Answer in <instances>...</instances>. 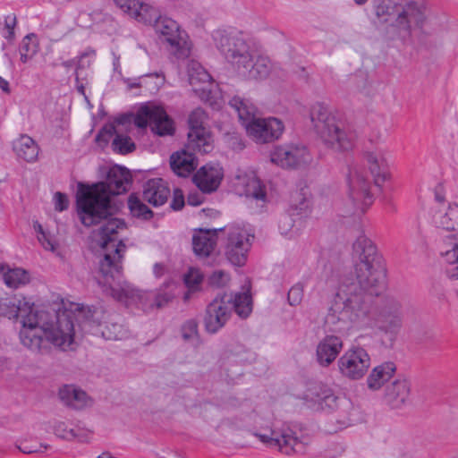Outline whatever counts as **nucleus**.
Wrapping results in <instances>:
<instances>
[{"instance_id": "nucleus-1", "label": "nucleus", "mask_w": 458, "mask_h": 458, "mask_svg": "<svg viewBox=\"0 0 458 458\" xmlns=\"http://www.w3.org/2000/svg\"><path fill=\"white\" fill-rule=\"evenodd\" d=\"M356 280L343 282L335 294L325 318L332 332L341 333L352 327H376L390 342L395 341L403 322L401 303L392 298L380 306L375 300L385 287L386 269L383 257L366 235L360 234L352 244Z\"/></svg>"}, {"instance_id": "nucleus-2", "label": "nucleus", "mask_w": 458, "mask_h": 458, "mask_svg": "<svg viewBox=\"0 0 458 458\" xmlns=\"http://www.w3.org/2000/svg\"><path fill=\"white\" fill-rule=\"evenodd\" d=\"M131 184L130 170L116 165L108 170L104 182L92 185L80 184L76 195L77 212L81 224L89 227L103 222L98 235L105 254L99 262L102 279L98 278V283L106 294L119 301H127L134 297L132 290L120 284L126 245L118 239V232L125 229L126 224L122 219L108 216H111V196L128 191Z\"/></svg>"}, {"instance_id": "nucleus-3", "label": "nucleus", "mask_w": 458, "mask_h": 458, "mask_svg": "<svg viewBox=\"0 0 458 458\" xmlns=\"http://www.w3.org/2000/svg\"><path fill=\"white\" fill-rule=\"evenodd\" d=\"M82 314L84 318L79 324L82 330H90L101 325L102 318L96 317L98 310L95 308H88L87 311L80 310L78 315L67 309L54 312H34L33 304L15 295L1 299L0 301V317L9 319L22 318L21 342L25 347L35 352H42L49 344L60 347L70 345L73 342L75 333L74 321H78Z\"/></svg>"}, {"instance_id": "nucleus-4", "label": "nucleus", "mask_w": 458, "mask_h": 458, "mask_svg": "<svg viewBox=\"0 0 458 458\" xmlns=\"http://www.w3.org/2000/svg\"><path fill=\"white\" fill-rule=\"evenodd\" d=\"M214 39L219 53L239 77L253 81L268 78L273 68L270 58L260 54L242 31L218 30Z\"/></svg>"}, {"instance_id": "nucleus-5", "label": "nucleus", "mask_w": 458, "mask_h": 458, "mask_svg": "<svg viewBox=\"0 0 458 458\" xmlns=\"http://www.w3.org/2000/svg\"><path fill=\"white\" fill-rule=\"evenodd\" d=\"M310 114L317 134L327 148L335 151L352 149L356 132L332 115L327 106L314 104Z\"/></svg>"}, {"instance_id": "nucleus-6", "label": "nucleus", "mask_w": 458, "mask_h": 458, "mask_svg": "<svg viewBox=\"0 0 458 458\" xmlns=\"http://www.w3.org/2000/svg\"><path fill=\"white\" fill-rule=\"evenodd\" d=\"M229 105L237 112L248 135L256 142L268 143L282 135L284 130L283 122L275 117L256 118L255 108L248 100L234 96L230 99Z\"/></svg>"}, {"instance_id": "nucleus-7", "label": "nucleus", "mask_w": 458, "mask_h": 458, "mask_svg": "<svg viewBox=\"0 0 458 458\" xmlns=\"http://www.w3.org/2000/svg\"><path fill=\"white\" fill-rule=\"evenodd\" d=\"M219 231H224L226 235L224 242L226 259L234 266H244L251 247L250 237L254 236L237 225L219 228Z\"/></svg>"}, {"instance_id": "nucleus-8", "label": "nucleus", "mask_w": 458, "mask_h": 458, "mask_svg": "<svg viewBox=\"0 0 458 458\" xmlns=\"http://www.w3.org/2000/svg\"><path fill=\"white\" fill-rule=\"evenodd\" d=\"M133 123L140 129H145L149 123L152 131L159 136L173 135L175 131L174 121L165 108L152 104L140 106Z\"/></svg>"}, {"instance_id": "nucleus-9", "label": "nucleus", "mask_w": 458, "mask_h": 458, "mask_svg": "<svg viewBox=\"0 0 458 458\" xmlns=\"http://www.w3.org/2000/svg\"><path fill=\"white\" fill-rule=\"evenodd\" d=\"M157 33L168 44V51L177 59H185L191 54V47L180 32L178 23L166 16H159L153 25Z\"/></svg>"}, {"instance_id": "nucleus-10", "label": "nucleus", "mask_w": 458, "mask_h": 458, "mask_svg": "<svg viewBox=\"0 0 458 458\" xmlns=\"http://www.w3.org/2000/svg\"><path fill=\"white\" fill-rule=\"evenodd\" d=\"M428 5L425 0H410L401 4L400 11L393 26L403 37L411 35L412 27L422 28L427 19Z\"/></svg>"}, {"instance_id": "nucleus-11", "label": "nucleus", "mask_w": 458, "mask_h": 458, "mask_svg": "<svg viewBox=\"0 0 458 458\" xmlns=\"http://www.w3.org/2000/svg\"><path fill=\"white\" fill-rule=\"evenodd\" d=\"M340 373L352 380L362 378L370 367V357L362 347L347 350L337 361Z\"/></svg>"}, {"instance_id": "nucleus-12", "label": "nucleus", "mask_w": 458, "mask_h": 458, "mask_svg": "<svg viewBox=\"0 0 458 458\" xmlns=\"http://www.w3.org/2000/svg\"><path fill=\"white\" fill-rule=\"evenodd\" d=\"M232 313V294H218L206 308L204 326L207 332L216 334L228 321Z\"/></svg>"}, {"instance_id": "nucleus-13", "label": "nucleus", "mask_w": 458, "mask_h": 458, "mask_svg": "<svg viewBox=\"0 0 458 458\" xmlns=\"http://www.w3.org/2000/svg\"><path fill=\"white\" fill-rule=\"evenodd\" d=\"M349 198L354 207V214H363L373 204L374 197L370 192V182L358 170L350 171Z\"/></svg>"}, {"instance_id": "nucleus-14", "label": "nucleus", "mask_w": 458, "mask_h": 458, "mask_svg": "<svg viewBox=\"0 0 458 458\" xmlns=\"http://www.w3.org/2000/svg\"><path fill=\"white\" fill-rule=\"evenodd\" d=\"M271 162L283 168H298L310 161L305 146H276L270 154Z\"/></svg>"}, {"instance_id": "nucleus-15", "label": "nucleus", "mask_w": 458, "mask_h": 458, "mask_svg": "<svg viewBox=\"0 0 458 458\" xmlns=\"http://www.w3.org/2000/svg\"><path fill=\"white\" fill-rule=\"evenodd\" d=\"M254 435L267 446L278 449L287 455L294 451L299 443L298 437L294 436L290 428H268L265 429L264 432H256Z\"/></svg>"}, {"instance_id": "nucleus-16", "label": "nucleus", "mask_w": 458, "mask_h": 458, "mask_svg": "<svg viewBox=\"0 0 458 458\" xmlns=\"http://www.w3.org/2000/svg\"><path fill=\"white\" fill-rule=\"evenodd\" d=\"M224 177L223 168L217 164H206L193 175V182L203 193L217 190Z\"/></svg>"}, {"instance_id": "nucleus-17", "label": "nucleus", "mask_w": 458, "mask_h": 458, "mask_svg": "<svg viewBox=\"0 0 458 458\" xmlns=\"http://www.w3.org/2000/svg\"><path fill=\"white\" fill-rule=\"evenodd\" d=\"M344 347L341 337L329 335H326L317 345L316 359L321 367L331 365Z\"/></svg>"}, {"instance_id": "nucleus-18", "label": "nucleus", "mask_w": 458, "mask_h": 458, "mask_svg": "<svg viewBox=\"0 0 458 458\" xmlns=\"http://www.w3.org/2000/svg\"><path fill=\"white\" fill-rule=\"evenodd\" d=\"M170 194L167 182L162 178L149 179L143 186V200L155 208L163 206L168 200Z\"/></svg>"}, {"instance_id": "nucleus-19", "label": "nucleus", "mask_w": 458, "mask_h": 458, "mask_svg": "<svg viewBox=\"0 0 458 458\" xmlns=\"http://www.w3.org/2000/svg\"><path fill=\"white\" fill-rule=\"evenodd\" d=\"M58 396L66 407L73 410H82L93 403L85 391L73 385H64L60 387Z\"/></svg>"}, {"instance_id": "nucleus-20", "label": "nucleus", "mask_w": 458, "mask_h": 458, "mask_svg": "<svg viewBox=\"0 0 458 458\" xmlns=\"http://www.w3.org/2000/svg\"><path fill=\"white\" fill-rule=\"evenodd\" d=\"M366 161L375 185L380 188L391 176L386 157L381 152H369L366 154Z\"/></svg>"}, {"instance_id": "nucleus-21", "label": "nucleus", "mask_w": 458, "mask_h": 458, "mask_svg": "<svg viewBox=\"0 0 458 458\" xmlns=\"http://www.w3.org/2000/svg\"><path fill=\"white\" fill-rule=\"evenodd\" d=\"M197 165L195 155L189 149L175 152L170 157L171 169L181 177L190 175L197 168Z\"/></svg>"}, {"instance_id": "nucleus-22", "label": "nucleus", "mask_w": 458, "mask_h": 458, "mask_svg": "<svg viewBox=\"0 0 458 458\" xmlns=\"http://www.w3.org/2000/svg\"><path fill=\"white\" fill-rule=\"evenodd\" d=\"M218 231L219 229H199V233L193 235V250L197 256L206 258L213 252L216 246Z\"/></svg>"}, {"instance_id": "nucleus-23", "label": "nucleus", "mask_w": 458, "mask_h": 458, "mask_svg": "<svg viewBox=\"0 0 458 458\" xmlns=\"http://www.w3.org/2000/svg\"><path fill=\"white\" fill-rule=\"evenodd\" d=\"M370 7L378 23L394 22L400 11L401 3L393 0H370Z\"/></svg>"}, {"instance_id": "nucleus-24", "label": "nucleus", "mask_w": 458, "mask_h": 458, "mask_svg": "<svg viewBox=\"0 0 458 458\" xmlns=\"http://www.w3.org/2000/svg\"><path fill=\"white\" fill-rule=\"evenodd\" d=\"M411 394V383L406 378H397L387 386L386 396L388 403L394 408L404 404Z\"/></svg>"}, {"instance_id": "nucleus-25", "label": "nucleus", "mask_w": 458, "mask_h": 458, "mask_svg": "<svg viewBox=\"0 0 458 458\" xmlns=\"http://www.w3.org/2000/svg\"><path fill=\"white\" fill-rule=\"evenodd\" d=\"M395 370L396 366L392 361L375 367L367 378L368 387L371 390L380 389L394 376Z\"/></svg>"}, {"instance_id": "nucleus-26", "label": "nucleus", "mask_w": 458, "mask_h": 458, "mask_svg": "<svg viewBox=\"0 0 458 458\" xmlns=\"http://www.w3.org/2000/svg\"><path fill=\"white\" fill-rule=\"evenodd\" d=\"M13 151L18 158L31 163L37 160L39 148L31 137L21 135L14 141Z\"/></svg>"}, {"instance_id": "nucleus-27", "label": "nucleus", "mask_w": 458, "mask_h": 458, "mask_svg": "<svg viewBox=\"0 0 458 458\" xmlns=\"http://www.w3.org/2000/svg\"><path fill=\"white\" fill-rule=\"evenodd\" d=\"M186 148L192 153L208 154L212 151L213 144L211 134L207 131L188 132Z\"/></svg>"}, {"instance_id": "nucleus-28", "label": "nucleus", "mask_w": 458, "mask_h": 458, "mask_svg": "<svg viewBox=\"0 0 458 458\" xmlns=\"http://www.w3.org/2000/svg\"><path fill=\"white\" fill-rule=\"evenodd\" d=\"M433 221L437 227L446 231L458 230V204H450L445 212H436Z\"/></svg>"}, {"instance_id": "nucleus-29", "label": "nucleus", "mask_w": 458, "mask_h": 458, "mask_svg": "<svg viewBox=\"0 0 458 458\" xmlns=\"http://www.w3.org/2000/svg\"><path fill=\"white\" fill-rule=\"evenodd\" d=\"M309 210V201L305 198H301L299 205L292 204L290 208V214L282 215L279 223L278 228L283 235H287L292 228L294 225V221L293 219V216H302L307 214Z\"/></svg>"}, {"instance_id": "nucleus-30", "label": "nucleus", "mask_w": 458, "mask_h": 458, "mask_svg": "<svg viewBox=\"0 0 458 458\" xmlns=\"http://www.w3.org/2000/svg\"><path fill=\"white\" fill-rule=\"evenodd\" d=\"M314 389H318V391L312 392L313 400L318 403L321 410L330 412L337 408L338 397L333 393L332 389L325 386H318Z\"/></svg>"}, {"instance_id": "nucleus-31", "label": "nucleus", "mask_w": 458, "mask_h": 458, "mask_svg": "<svg viewBox=\"0 0 458 458\" xmlns=\"http://www.w3.org/2000/svg\"><path fill=\"white\" fill-rule=\"evenodd\" d=\"M3 279L8 287L17 289L30 283V275L21 267H8L3 274Z\"/></svg>"}, {"instance_id": "nucleus-32", "label": "nucleus", "mask_w": 458, "mask_h": 458, "mask_svg": "<svg viewBox=\"0 0 458 458\" xmlns=\"http://www.w3.org/2000/svg\"><path fill=\"white\" fill-rule=\"evenodd\" d=\"M174 293L172 290H161L154 296L148 293H137V297H139L140 303L142 304V308H147V305L142 303V300L151 301L148 304V308L156 307L157 309H161L165 307L169 302H171L174 298Z\"/></svg>"}, {"instance_id": "nucleus-33", "label": "nucleus", "mask_w": 458, "mask_h": 458, "mask_svg": "<svg viewBox=\"0 0 458 458\" xmlns=\"http://www.w3.org/2000/svg\"><path fill=\"white\" fill-rule=\"evenodd\" d=\"M127 204L130 213L133 217L148 221L154 216L153 211L144 204L136 193L130 194Z\"/></svg>"}, {"instance_id": "nucleus-34", "label": "nucleus", "mask_w": 458, "mask_h": 458, "mask_svg": "<svg viewBox=\"0 0 458 458\" xmlns=\"http://www.w3.org/2000/svg\"><path fill=\"white\" fill-rule=\"evenodd\" d=\"M159 16L160 15L158 11L154 7L140 2H138L136 7L131 14V17L134 18L140 22L148 25H154Z\"/></svg>"}, {"instance_id": "nucleus-35", "label": "nucleus", "mask_w": 458, "mask_h": 458, "mask_svg": "<svg viewBox=\"0 0 458 458\" xmlns=\"http://www.w3.org/2000/svg\"><path fill=\"white\" fill-rule=\"evenodd\" d=\"M55 433L57 437L66 440H77L79 442H88L90 437V432L81 428H67L64 422H59L55 427Z\"/></svg>"}, {"instance_id": "nucleus-36", "label": "nucleus", "mask_w": 458, "mask_h": 458, "mask_svg": "<svg viewBox=\"0 0 458 458\" xmlns=\"http://www.w3.org/2000/svg\"><path fill=\"white\" fill-rule=\"evenodd\" d=\"M232 310L242 318L249 317L252 310L251 295L248 293L232 295Z\"/></svg>"}, {"instance_id": "nucleus-37", "label": "nucleus", "mask_w": 458, "mask_h": 458, "mask_svg": "<svg viewBox=\"0 0 458 458\" xmlns=\"http://www.w3.org/2000/svg\"><path fill=\"white\" fill-rule=\"evenodd\" d=\"M447 244L452 248L442 252V256L448 263L445 273L449 278L458 280V242Z\"/></svg>"}, {"instance_id": "nucleus-38", "label": "nucleus", "mask_w": 458, "mask_h": 458, "mask_svg": "<svg viewBox=\"0 0 458 458\" xmlns=\"http://www.w3.org/2000/svg\"><path fill=\"white\" fill-rule=\"evenodd\" d=\"M244 195L265 202L267 199L266 187L259 178L252 176L247 180Z\"/></svg>"}, {"instance_id": "nucleus-39", "label": "nucleus", "mask_w": 458, "mask_h": 458, "mask_svg": "<svg viewBox=\"0 0 458 458\" xmlns=\"http://www.w3.org/2000/svg\"><path fill=\"white\" fill-rule=\"evenodd\" d=\"M207 120L208 114L202 108L198 107L192 110L188 118L189 132L207 131L208 129L204 126Z\"/></svg>"}, {"instance_id": "nucleus-40", "label": "nucleus", "mask_w": 458, "mask_h": 458, "mask_svg": "<svg viewBox=\"0 0 458 458\" xmlns=\"http://www.w3.org/2000/svg\"><path fill=\"white\" fill-rule=\"evenodd\" d=\"M112 148L115 153L126 155L133 152L136 145L129 136L116 133L112 142Z\"/></svg>"}, {"instance_id": "nucleus-41", "label": "nucleus", "mask_w": 458, "mask_h": 458, "mask_svg": "<svg viewBox=\"0 0 458 458\" xmlns=\"http://www.w3.org/2000/svg\"><path fill=\"white\" fill-rule=\"evenodd\" d=\"M182 336L184 341L191 342L192 344H198L199 335L198 331V322L195 319H189L183 323L181 328Z\"/></svg>"}, {"instance_id": "nucleus-42", "label": "nucleus", "mask_w": 458, "mask_h": 458, "mask_svg": "<svg viewBox=\"0 0 458 458\" xmlns=\"http://www.w3.org/2000/svg\"><path fill=\"white\" fill-rule=\"evenodd\" d=\"M211 76L204 70L199 64H192L191 68L189 70V82L191 86H195L198 82L203 84L209 83ZM207 86H209L208 84Z\"/></svg>"}, {"instance_id": "nucleus-43", "label": "nucleus", "mask_w": 458, "mask_h": 458, "mask_svg": "<svg viewBox=\"0 0 458 458\" xmlns=\"http://www.w3.org/2000/svg\"><path fill=\"white\" fill-rule=\"evenodd\" d=\"M96 55V50L92 47H88L84 52H82L77 58V62L75 59H70L66 60L62 63V65L65 68H71L74 64H76V75L78 74L77 71L80 69H84L85 67H89L91 64V61H88L87 64H85L84 59L87 57H95Z\"/></svg>"}, {"instance_id": "nucleus-44", "label": "nucleus", "mask_w": 458, "mask_h": 458, "mask_svg": "<svg viewBox=\"0 0 458 458\" xmlns=\"http://www.w3.org/2000/svg\"><path fill=\"white\" fill-rule=\"evenodd\" d=\"M202 280L203 276L198 273L190 272L185 276L184 283L188 288V291L183 295V300L185 301L190 300L191 294L199 290Z\"/></svg>"}, {"instance_id": "nucleus-45", "label": "nucleus", "mask_w": 458, "mask_h": 458, "mask_svg": "<svg viewBox=\"0 0 458 458\" xmlns=\"http://www.w3.org/2000/svg\"><path fill=\"white\" fill-rule=\"evenodd\" d=\"M20 51H23L26 53L34 54V55L38 51V41L37 35L34 33H30L26 35L21 41Z\"/></svg>"}, {"instance_id": "nucleus-46", "label": "nucleus", "mask_w": 458, "mask_h": 458, "mask_svg": "<svg viewBox=\"0 0 458 458\" xmlns=\"http://www.w3.org/2000/svg\"><path fill=\"white\" fill-rule=\"evenodd\" d=\"M304 295L303 285L301 283L295 284L288 292L287 300L291 306L299 305Z\"/></svg>"}, {"instance_id": "nucleus-47", "label": "nucleus", "mask_w": 458, "mask_h": 458, "mask_svg": "<svg viewBox=\"0 0 458 458\" xmlns=\"http://www.w3.org/2000/svg\"><path fill=\"white\" fill-rule=\"evenodd\" d=\"M194 91L198 94L199 98L202 101L208 103L213 108L216 107L217 103L215 99V97L213 96L212 90L208 89L206 85L199 89H194Z\"/></svg>"}, {"instance_id": "nucleus-48", "label": "nucleus", "mask_w": 458, "mask_h": 458, "mask_svg": "<svg viewBox=\"0 0 458 458\" xmlns=\"http://www.w3.org/2000/svg\"><path fill=\"white\" fill-rule=\"evenodd\" d=\"M184 205L185 199L183 191L180 188L174 189L170 208L174 211H179Z\"/></svg>"}, {"instance_id": "nucleus-49", "label": "nucleus", "mask_w": 458, "mask_h": 458, "mask_svg": "<svg viewBox=\"0 0 458 458\" xmlns=\"http://www.w3.org/2000/svg\"><path fill=\"white\" fill-rule=\"evenodd\" d=\"M55 200V209L56 211L62 212L66 210L69 207V199L66 194L62 193L60 191L55 192L54 196Z\"/></svg>"}, {"instance_id": "nucleus-50", "label": "nucleus", "mask_w": 458, "mask_h": 458, "mask_svg": "<svg viewBox=\"0 0 458 458\" xmlns=\"http://www.w3.org/2000/svg\"><path fill=\"white\" fill-rule=\"evenodd\" d=\"M115 4L125 13L131 16L132 11L136 7L137 0H114Z\"/></svg>"}, {"instance_id": "nucleus-51", "label": "nucleus", "mask_w": 458, "mask_h": 458, "mask_svg": "<svg viewBox=\"0 0 458 458\" xmlns=\"http://www.w3.org/2000/svg\"><path fill=\"white\" fill-rule=\"evenodd\" d=\"M114 133L115 128L113 125H110L108 127L105 126L96 136V141L99 143L100 141L103 140L106 143H107L110 138L113 137Z\"/></svg>"}, {"instance_id": "nucleus-52", "label": "nucleus", "mask_w": 458, "mask_h": 458, "mask_svg": "<svg viewBox=\"0 0 458 458\" xmlns=\"http://www.w3.org/2000/svg\"><path fill=\"white\" fill-rule=\"evenodd\" d=\"M38 239L46 250H54L55 249V241L46 233V236L38 235Z\"/></svg>"}, {"instance_id": "nucleus-53", "label": "nucleus", "mask_w": 458, "mask_h": 458, "mask_svg": "<svg viewBox=\"0 0 458 458\" xmlns=\"http://www.w3.org/2000/svg\"><path fill=\"white\" fill-rule=\"evenodd\" d=\"M151 76H157L158 77V74L157 73H148V74H145L138 79H135V80H131V79H125L124 80V82L127 84V87L129 89H137V88H140L142 86L141 82H140V79L143 78V77H151Z\"/></svg>"}, {"instance_id": "nucleus-54", "label": "nucleus", "mask_w": 458, "mask_h": 458, "mask_svg": "<svg viewBox=\"0 0 458 458\" xmlns=\"http://www.w3.org/2000/svg\"><path fill=\"white\" fill-rule=\"evenodd\" d=\"M187 202L190 206L197 207L203 202V197L198 193H190L187 198Z\"/></svg>"}, {"instance_id": "nucleus-55", "label": "nucleus", "mask_w": 458, "mask_h": 458, "mask_svg": "<svg viewBox=\"0 0 458 458\" xmlns=\"http://www.w3.org/2000/svg\"><path fill=\"white\" fill-rule=\"evenodd\" d=\"M17 25V18L15 14H9L4 18V28L6 31L14 30Z\"/></svg>"}, {"instance_id": "nucleus-56", "label": "nucleus", "mask_w": 458, "mask_h": 458, "mask_svg": "<svg viewBox=\"0 0 458 458\" xmlns=\"http://www.w3.org/2000/svg\"><path fill=\"white\" fill-rule=\"evenodd\" d=\"M225 276V273L221 270L215 271L210 276L211 284H220L222 278Z\"/></svg>"}, {"instance_id": "nucleus-57", "label": "nucleus", "mask_w": 458, "mask_h": 458, "mask_svg": "<svg viewBox=\"0 0 458 458\" xmlns=\"http://www.w3.org/2000/svg\"><path fill=\"white\" fill-rule=\"evenodd\" d=\"M165 271V267L162 263H156L153 267V273L156 276V277H161Z\"/></svg>"}, {"instance_id": "nucleus-58", "label": "nucleus", "mask_w": 458, "mask_h": 458, "mask_svg": "<svg viewBox=\"0 0 458 458\" xmlns=\"http://www.w3.org/2000/svg\"><path fill=\"white\" fill-rule=\"evenodd\" d=\"M435 199L439 203H443L445 201V195L441 186L435 188Z\"/></svg>"}, {"instance_id": "nucleus-59", "label": "nucleus", "mask_w": 458, "mask_h": 458, "mask_svg": "<svg viewBox=\"0 0 458 458\" xmlns=\"http://www.w3.org/2000/svg\"><path fill=\"white\" fill-rule=\"evenodd\" d=\"M0 89L5 92L10 93L9 82L0 76Z\"/></svg>"}, {"instance_id": "nucleus-60", "label": "nucleus", "mask_w": 458, "mask_h": 458, "mask_svg": "<svg viewBox=\"0 0 458 458\" xmlns=\"http://www.w3.org/2000/svg\"><path fill=\"white\" fill-rule=\"evenodd\" d=\"M20 54H21V61L23 64L27 63L30 59H31L34 56V54L26 53L23 51H20Z\"/></svg>"}, {"instance_id": "nucleus-61", "label": "nucleus", "mask_w": 458, "mask_h": 458, "mask_svg": "<svg viewBox=\"0 0 458 458\" xmlns=\"http://www.w3.org/2000/svg\"><path fill=\"white\" fill-rule=\"evenodd\" d=\"M131 122V116L127 114H123L116 119V123L118 124H126Z\"/></svg>"}, {"instance_id": "nucleus-62", "label": "nucleus", "mask_w": 458, "mask_h": 458, "mask_svg": "<svg viewBox=\"0 0 458 458\" xmlns=\"http://www.w3.org/2000/svg\"><path fill=\"white\" fill-rule=\"evenodd\" d=\"M75 81H76V88H77L78 92L80 94L85 96V88L82 83H80L78 74L76 75Z\"/></svg>"}, {"instance_id": "nucleus-63", "label": "nucleus", "mask_w": 458, "mask_h": 458, "mask_svg": "<svg viewBox=\"0 0 458 458\" xmlns=\"http://www.w3.org/2000/svg\"><path fill=\"white\" fill-rule=\"evenodd\" d=\"M4 37L9 41L13 42L15 38V32L14 30H10L6 31V34L4 35Z\"/></svg>"}, {"instance_id": "nucleus-64", "label": "nucleus", "mask_w": 458, "mask_h": 458, "mask_svg": "<svg viewBox=\"0 0 458 458\" xmlns=\"http://www.w3.org/2000/svg\"><path fill=\"white\" fill-rule=\"evenodd\" d=\"M34 227L38 233V235H42L43 237L46 236V232L44 231L43 227L40 224L37 223L36 225H34Z\"/></svg>"}]
</instances>
